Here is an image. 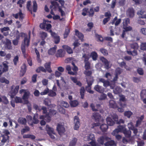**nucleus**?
I'll list each match as a JSON object with an SVG mask.
<instances>
[{
    "mask_svg": "<svg viewBox=\"0 0 146 146\" xmlns=\"http://www.w3.org/2000/svg\"><path fill=\"white\" fill-rule=\"evenodd\" d=\"M120 66L122 68L124 67L127 70H130V68H127V66L126 65V63L125 62L123 61L121 62L119 64Z\"/></svg>",
    "mask_w": 146,
    "mask_h": 146,
    "instance_id": "37998d69",
    "label": "nucleus"
},
{
    "mask_svg": "<svg viewBox=\"0 0 146 146\" xmlns=\"http://www.w3.org/2000/svg\"><path fill=\"white\" fill-rule=\"evenodd\" d=\"M125 128V127L123 125H119L118 126L117 128L116 129L113 131L112 133V134L115 135L116 134H117L119 132L123 133L124 131Z\"/></svg>",
    "mask_w": 146,
    "mask_h": 146,
    "instance_id": "20e7f679",
    "label": "nucleus"
},
{
    "mask_svg": "<svg viewBox=\"0 0 146 146\" xmlns=\"http://www.w3.org/2000/svg\"><path fill=\"white\" fill-rule=\"evenodd\" d=\"M109 106L110 108L114 109H116L118 107V106L116 103L113 100H111L110 101Z\"/></svg>",
    "mask_w": 146,
    "mask_h": 146,
    "instance_id": "4be33fe9",
    "label": "nucleus"
},
{
    "mask_svg": "<svg viewBox=\"0 0 146 146\" xmlns=\"http://www.w3.org/2000/svg\"><path fill=\"white\" fill-rule=\"evenodd\" d=\"M5 44L6 48L8 49H11L12 46H11V43L10 40L9 39H7Z\"/></svg>",
    "mask_w": 146,
    "mask_h": 146,
    "instance_id": "393cba45",
    "label": "nucleus"
},
{
    "mask_svg": "<svg viewBox=\"0 0 146 146\" xmlns=\"http://www.w3.org/2000/svg\"><path fill=\"white\" fill-rule=\"evenodd\" d=\"M30 95V92L29 91L25 92L22 97L23 99L24 100H27L29 96Z\"/></svg>",
    "mask_w": 146,
    "mask_h": 146,
    "instance_id": "473e14b6",
    "label": "nucleus"
},
{
    "mask_svg": "<svg viewBox=\"0 0 146 146\" xmlns=\"http://www.w3.org/2000/svg\"><path fill=\"white\" fill-rule=\"evenodd\" d=\"M74 119L75 124L74 129L75 130H78L80 125L79 119L78 116H74Z\"/></svg>",
    "mask_w": 146,
    "mask_h": 146,
    "instance_id": "39448f33",
    "label": "nucleus"
},
{
    "mask_svg": "<svg viewBox=\"0 0 146 146\" xmlns=\"http://www.w3.org/2000/svg\"><path fill=\"white\" fill-rule=\"evenodd\" d=\"M38 114L37 113H36L34 114L33 119L32 123L31 124V125H33V124H37L39 122V120L38 119Z\"/></svg>",
    "mask_w": 146,
    "mask_h": 146,
    "instance_id": "2eb2a0df",
    "label": "nucleus"
},
{
    "mask_svg": "<svg viewBox=\"0 0 146 146\" xmlns=\"http://www.w3.org/2000/svg\"><path fill=\"white\" fill-rule=\"evenodd\" d=\"M140 96L141 99H143V98H146V90L144 89L142 90Z\"/></svg>",
    "mask_w": 146,
    "mask_h": 146,
    "instance_id": "a19ab883",
    "label": "nucleus"
},
{
    "mask_svg": "<svg viewBox=\"0 0 146 146\" xmlns=\"http://www.w3.org/2000/svg\"><path fill=\"white\" fill-rule=\"evenodd\" d=\"M29 38L28 39L27 37H26L21 46V51L25 58H26L27 56V54H26L25 46L28 47L29 45Z\"/></svg>",
    "mask_w": 146,
    "mask_h": 146,
    "instance_id": "f03ea898",
    "label": "nucleus"
},
{
    "mask_svg": "<svg viewBox=\"0 0 146 146\" xmlns=\"http://www.w3.org/2000/svg\"><path fill=\"white\" fill-rule=\"evenodd\" d=\"M85 92L84 87H82L80 89V95L81 96V98L83 99L84 98V93Z\"/></svg>",
    "mask_w": 146,
    "mask_h": 146,
    "instance_id": "72a5a7b5",
    "label": "nucleus"
},
{
    "mask_svg": "<svg viewBox=\"0 0 146 146\" xmlns=\"http://www.w3.org/2000/svg\"><path fill=\"white\" fill-rule=\"evenodd\" d=\"M42 107L38 106L36 104L33 105V108L36 110H38L40 111L41 110Z\"/></svg>",
    "mask_w": 146,
    "mask_h": 146,
    "instance_id": "0e129e2a",
    "label": "nucleus"
},
{
    "mask_svg": "<svg viewBox=\"0 0 146 146\" xmlns=\"http://www.w3.org/2000/svg\"><path fill=\"white\" fill-rule=\"evenodd\" d=\"M15 100L16 103H22V98L16 96L15 98Z\"/></svg>",
    "mask_w": 146,
    "mask_h": 146,
    "instance_id": "49530a36",
    "label": "nucleus"
},
{
    "mask_svg": "<svg viewBox=\"0 0 146 146\" xmlns=\"http://www.w3.org/2000/svg\"><path fill=\"white\" fill-rule=\"evenodd\" d=\"M18 122L23 125H26L27 123V120L24 117H20L18 120Z\"/></svg>",
    "mask_w": 146,
    "mask_h": 146,
    "instance_id": "aec40b11",
    "label": "nucleus"
},
{
    "mask_svg": "<svg viewBox=\"0 0 146 146\" xmlns=\"http://www.w3.org/2000/svg\"><path fill=\"white\" fill-rule=\"evenodd\" d=\"M132 114L133 113L130 111H125L124 113V115L128 118H129Z\"/></svg>",
    "mask_w": 146,
    "mask_h": 146,
    "instance_id": "ea45409f",
    "label": "nucleus"
},
{
    "mask_svg": "<svg viewBox=\"0 0 146 146\" xmlns=\"http://www.w3.org/2000/svg\"><path fill=\"white\" fill-rule=\"evenodd\" d=\"M99 143L101 145H104L105 146H115L116 144L115 141L107 136H102L98 139Z\"/></svg>",
    "mask_w": 146,
    "mask_h": 146,
    "instance_id": "f257e3e1",
    "label": "nucleus"
},
{
    "mask_svg": "<svg viewBox=\"0 0 146 146\" xmlns=\"http://www.w3.org/2000/svg\"><path fill=\"white\" fill-rule=\"evenodd\" d=\"M101 118V115L99 113L95 112L93 113L92 119H94L95 121L99 122Z\"/></svg>",
    "mask_w": 146,
    "mask_h": 146,
    "instance_id": "9b49d317",
    "label": "nucleus"
},
{
    "mask_svg": "<svg viewBox=\"0 0 146 146\" xmlns=\"http://www.w3.org/2000/svg\"><path fill=\"white\" fill-rule=\"evenodd\" d=\"M2 102L4 104H7L9 103V101L7 98L5 96L2 97Z\"/></svg>",
    "mask_w": 146,
    "mask_h": 146,
    "instance_id": "79ce46f5",
    "label": "nucleus"
},
{
    "mask_svg": "<svg viewBox=\"0 0 146 146\" xmlns=\"http://www.w3.org/2000/svg\"><path fill=\"white\" fill-rule=\"evenodd\" d=\"M40 35L42 39H45L47 36V33L43 32L40 33Z\"/></svg>",
    "mask_w": 146,
    "mask_h": 146,
    "instance_id": "5fc2aeb1",
    "label": "nucleus"
},
{
    "mask_svg": "<svg viewBox=\"0 0 146 146\" xmlns=\"http://www.w3.org/2000/svg\"><path fill=\"white\" fill-rule=\"evenodd\" d=\"M27 66L25 64H23L21 67L20 74L22 76H24L27 70Z\"/></svg>",
    "mask_w": 146,
    "mask_h": 146,
    "instance_id": "f3484780",
    "label": "nucleus"
},
{
    "mask_svg": "<svg viewBox=\"0 0 146 146\" xmlns=\"http://www.w3.org/2000/svg\"><path fill=\"white\" fill-rule=\"evenodd\" d=\"M141 49L143 50L146 51V43H141Z\"/></svg>",
    "mask_w": 146,
    "mask_h": 146,
    "instance_id": "774afa93",
    "label": "nucleus"
},
{
    "mask_svg": "<svg viewBox=\"0 0 146 146\" xmlns=\"http://www.w3.org/2000/svg\"><path fill=\"white\" fill-rule=\"evenodd\" d=\"M91 56L93 60H96L97 59L98 55L97 53L96 52L93 51L91 53Z\"/></svg>",
    "mask_w": 146,
    "mask_h": 146,
    "instance_id": "c756f323",
    "label": "nucleus"
},
{
    "mask_svg": "<svg viewBox=\"0 0 146 146\" xmlns=\"http://www.w3.org/2000/svg\"><path fill=\"white\" fill-rule=\"evenodd\" d=\"M123 133L126 137H129L131 136V131L130 130H127L125 128Z\"/></svg>",
    "mask_w": 146,
    "mask_h": 146,
    "instance_id": "cd10ccee",
    "label": "nucleus"
},
{
    "mask_svg": "<svg viewBox=\"0 0 146 146\" xmlns=\"http://www.w3.org/2000/svg\"><path fill=\"white\" fill-rule=\"evenodd\" d=\"M100 52L104 55L107 56L108 55V51L106 49L102 48L100 49Z\"/></svg>",
    "mask_w": 146,
    "mask_h": 146,
    "instance_id": "6e6d98bb",
    "label": "nucleus"
},
{
    "mask_svg": "<svg viewBox=\"0 0 146 146\" xmlns=\"http://www.w3.org/2000/svg\"><path fill=\"white\" fill-rule=\"evenodd\" d=\"M108 128V125L106 124H103L100 127V129L103 132L106 131Z\"/></svg>",
    "mask_w": 146,
    "mask_h": 146,
    "instance_id": "a878e982",
    "label": "nucleus"
},
{
    "mask_svg": "<svg viewBox=\"0 0 146 146\" xmlns=\"http://www.w3.org/2000/svg\"><path fill=\"white\" fill-rule=\"evenodd\" d=\"M14 85H13L11 87V90L9 91V94L10 96L12 98H14L15 96L17 94L18 90L19 89V86H16L13 89Z\"/></svg>",
    "mask_w": 146,
    "mask_h": 146,
    "instance_id": "7ed1b4c3",
    "label": "nucleus"
},
{
    "mask_svg": "<svg viewBox=\"0 0 146 146\" xmlns=\"http://www.w3.org/2000/svg\"><path fill=\"white\" fill-rule=\"evenodd\" d=\"M77 141V139L75 137L73 138L72 141L70 142V146H75Z\"/></svg>",
    "mask_w": 146,
    "mask_h": 146,
    "instance_id": "c9c22d12",
    "label": "nucleus"
},
{
    "mask_svg": "<svg viewBox=\"0 0 146 146\" xmlns=\"http://www.w3.org/2000/svg\"><path fill=\"white\" fill-rule=\"evenodd\" d=\"M36 72L37 73H40L41 71L46 73V70L43 66H40L38 67L36 70Z\"/></svg>",
    "mask_w": 146,
    "mask_h": 146,
    "instance_id": "bb28decb",
    "label": "nucleus"
},
{
    "mask_svg": "<svg viewBox=\"0 0 146 146\" xmlns=\"http://www.w3.org/2000/svg\"><path fill=\"white\" fill-rule=\"evenodd\" d=\"M56 93L52 90H49L48 93V95L50 97H54L56 96Z\"/></svg>",
    "mask_w": 146,
    "mask_h": 146,
    "instance_id": "a18cd8bd",
    "label": "nucleus"
},
{
    "mask_svg": "<svg viewBox=\"0 0 146 146\" xmlns=\"http://www.w3.org/2000/svg\"><path fill=\"white\" fill-rule=\"evenodd\" d=\"M75 35L80 39L82 40L83 39L84 35L81 33L79 32V31L77 29H75Z\"/></svg>",
    "mask_w": 146,
    "mask_h": 146,
    "instance_id": "6ab92c4d",
    "label": "nucleus"
},
{
    "mask_svg": "<svg viewBox=\"0 0 146 146\" xmlns=\"http://www.w3.org/2000/svg\"><path fill=\"white\" fill-rule=\"evenodd\" d=\"M85 63L84 67L86 70L90 69V63L89 62H84Z\"/></svg>",
    "mask_w": 146,
    "mask_h": 146,
    "instance_id": "69168bd1",
    "label": "nucleus"
},
{
    "mask_svg": "<svg viewBox=\"0 0 146 146\" xmlns=\"http://www.w3.org/2000/svg\"><path fill=\"white\" fill-rule=\"evenodd\" d=\"M0 82L2 83H5L7 84H9V81L4 77H1L0 78Z\"/></svg>",
    "mask_w": 146,
    "mask_h": 146,
    "instance_id": "c03bdc74",
    "label": "nucleus"
},
{
    "mask_svg": "<svg viewBox=\"0 0 146 146\" xmlns=\"http://www.w3.org/2000/svg\"><path fill=\"white\" fill-rule=\"evenodd\" d=\"M8 63H5V62L2 63V65H0V69H1L3 72H5L7 71L8 70V66L7 65Z\"/></svg>",
    "mask_w": 146,
    "mask_h": 146,
    "instance_id": "f8f14e48",
    "label": "nucleus"
},
{
    "mask_svg": "<svg viewBox=\"0 0 146 146\" xmlns=\"http://www.w3.org/2000/svg\"><path fill=\"white\" fill-rule=\"evenodd\" d=\"M44 66L45 69L46 70V72L47 71L49 73H51L52 72V70L51 68L50 62L46 63L44 64Z\"/></svg>",
    "mask_w": 146,
    "mask_h": 146,
    "instance_id": "4468645a",
    "label": "nucleus"
},
{
    "mask_svg": "<svg viewBox=\"0 0 146 146\" xmlns=\"http://www.w3.org/2000/svg\"><path fill=\"white\" fill-rule=\"evenodd\" d=\"M113 114H111L110 117H108L106 118V120L108 125L110 126H112L115 123V122L112 119V117Z\"/></svg>",
    "mask_w": 146,
    "mask_h": 146,
    "instance_id": "9d476101",
    "label": "nucleus"
},
{
    "mask_svg": "<svg viewBox=\"0 0 146 146\" xmlns=\"http://www.w3.org/2000/svg\"><path fill=\"white\" fill-rule=\"evenodd\" d=\"M57 130L60 135H62L64 134L65 131V128L64 126L60 124H58L57 125Z\"/></svg>",
    "mask_w": 146,
    "mask_h": 146,
    "instance_id": "0eeeda50",
    "label": "nucleus"
},
{
    "mask_svg": "<svg viewBox=\"0 0 146 146\" xmlns=\"http://www.w3.org/2000/svg\"><path fill=\"white\" fill-rule=\"evenodd\" d=\"M94 80L93 78H90L89 80H87L86 82L88 84V86H91L94 82Z\"/></svg>",
    "mask_w": 146,
    "mask_h": 146,
    "instance_id": "8fccbe9b",
    "label": "nucleus"
},
{
    "mask_svg": "<svg viewBox=\"0 0 146 146\" xmlns=\"http://www.w3.org/2000/svg\"><path fill=\"white\" fill-rule=\"evenodd\" d=\"M65 54V52L63 49H60L58 50L56 54V56L57 57H62L64 56Z\"/></svg>",
    "mask_w": 146,
    "mask_h": 146,
    "instance_id": "ddd939ff",
    "label": "nucleus"
},
{
    "mask_svg": "<svg viewBox=\"0 0 146 146\" xmlns=\"http://www.w3.org/2000/svg\"><path fill=\"white\" fill-rule=\"evenodd\" d=\"M122 72V70L120 68H117L115 70V74L117 75L120 74Z\"/></svg>",
    "mask_w": 146,
    "mask_h": 146,
    "instance_id": "680f3d73",
    "label": "nucleus"
},
{
    "mask_svg": "<svg viewBox=\"0 0 146 146\" xmlns=\"http://www.w3.org/2000/svg\"><path fill=\"white\" fill-rule=\"evenodd\" d=\"M54 35L52 37H53L54 40V42L56 44H58L60 41V37L56 33H53Z\"/></svg>",
    "mask_w": 146,
    "mask_h": 146,
    "instance_id": "412c9836",
    "label": "nucleus"
},
{
    "mask_svg": "<svg viewBox=\"0 0 146 146\" xmlns=\"http://www.w3.org/2000/svg\"><path fill=\"white\" fill-rule=\"evenodd\" d=\"M82 57L84 58V62H89L88 60L89 59V57L88 55H87L85 54H83Z\"/></svg>",
    "mask_w": 146,
    "mask_h": 146,
    "instance_id": "864d4df0",
    "label": "nucleus"
},
{
    "mask_svg": "<svg viewBox=\"0 0 146 146\" xmlns=\"http://www.w3.org/2000/svg\"><path fill=\"white\" fill-rule=\"evenodd\" d=\"M85 88L87 91L89 92V93L92 94H93L94 93V91L91 90V86H86L85 87Z\"/></svg>",
    "mask_w": 146,
    "mask_h": 146,
    "instance_id": "052dcab7",
    "label": "nucleus"
},
{
    "mask_svg": "<svg viewBox=\"0 0 146 146\" xmlns=\"http://www.w3.org/2000/svg\"><path fill=\"white\" fill-rule=\"evenodd\" d=\"M56 111L54 110L50 109L49 112L47 113L50 116L52 117L55 115L56 114Z\"/></svg>",
    "mask_w": 146,
    "mask_h": 146,
    "instance_id": "58836bf2",
    "label": "nucleus"
},
{
    "mask_svg": "<svg viewBox=\"0 0 146 146\" xmlns=\"http://www.w3.org/2000/svg\"><path fill=\"white\" fill-rule=\"evenodd\" d=\"M33 11L34 12H36L37 10V5L36 1H33Z\"/></svg>",
    "mask_w": 146,
    "mask_h": 146,
    "instance_id": "4c0bfd02",
    "label": "nucleus"
},
{
    "mask_svg": "<svg viewBox=\"0 0 146 146\" xmlns=\"http://www.w3.org/2000/svg\"><path fill=\"white\" fill-rule=\"evenodd\" d=\"M70 104L71 106L72 107H76L77 106L78 104V102L76 100H74L73 101H70Z\"/></svg>",
    "mask_w": 146,
    "mask_h": 146,
    "instance_id": "7c9ffc66",
    "label": "nucleus"
},
{
    "mask_svg": "<svg viewBox=\"0 0 146 146\" xmlns=\"http://www.w3.org/2000/svg\"><path fill=\"white\" fill-rule=\"evenodd\" d=\"M113 92L114 94H120L122 92L121 88L117 86L113 89Z\"/></svg>",
    "mask_w": 146,
    "mask_h": 146,
    "instance_id": "c85d7f7f",
    "label": "nucleus"
},
{
    "mask_svg": "<svg viewBox=\"0 0 146 146\" xmlns=\"http://www.w3.org/2000/svg\"><path fill=\"white\" fill-rule=\"evenodd\" d=\"M144 12L142 10H140L139 12L138 13V14L139 15H141V17L142 18H146V14H144Z\"/></svg>",
    "mask_w": 146,
    "mask_h": 146,
    "instance_id": "13d9d810",
    "label": "nucleus"
},
{
    "mask_svg": "<svg viewBox=\"0 0 146 146\" xmlns=\"http://www.w3.org/2000/svg\"><path fill=\"white\" fill-rule=\"evenodd\" d=\"M130 46L132 48L134 49H137L138 48V44L136 43H134L130 44Z\"/></svg>",
    "mask_w": 146,
    "mask_h": 146,
    "instance_id": "09e8293b",
    "label": "nucleus"
},
{
    "mask_svg": "<svg viewBox=\"0 0 146 146\" xmlns=\"http://www.w3.org/2000/svg\"><path fill=\"white\" fill-rule=\"evenodd\" d=\"M112 119L115 122V123L117 124H119L121 123H124V121L122 119H120L118 121V116L116 114L113 113V115L112 117Z\"/></svg>",
    "mask_w": 146,
    "mask_h": 146,
    "instance_id": "1a4fd4ad",
    "label": "nucleus"
},
{
    "mask_svg": "<svg viewBox=\"0 0 146 146\" xmlns=\"http://www.w3.org/2000/svg\"><path fill=\"white\" fill-rule=\"evenodd\" d=\"M57 47L56 45H55L53 47L50 48L48 50V53L49 55H54L55 53Z\"/></svg>",
    "mask_w": 146,
    "mask_h": 146,
    "instance_id": "dca6fc26",
    "label": "nucleus"
},
{
    "mask_svg": "<svg viewBox=\"0 0 146 146\" xmlns=\"http://www.w3.org/2000/svg\"><path fill=\"white\" fill-rule=\"evenodd\" d=\"M30 129V128L27 126H25V128H23L21 131V133L22 134H23L24 133L29 131Z\"/></svg>",
    "mask_w": 146,
    "mask_h": 146,
    "instance_id": "f704fd0d",
    "label": "nucleus"
},
{
    "mask_svg": "<svg viewBox=\"0 0 146 146\" xmlns=\"http://www.w3.org/2000/svg\"><path fill=\"white\" fill-rule=\"evenodd\" d=\"M94 89L95 90L100 93H102L104 92L103 88L101 86L97 85L95 86Z\"/></svg>",
    "mask_w": 146,
    "mask_h": 146,
    "instance_id": "a211bd4d",
    "label": "nucleus"
},
{
    "mask_svg": "<svg viewBox=\"0 0 146 146\" xmlns=\"http://www.w3.org/2000/svg\"><path fill=\"white\" fill-rule=\"evenodd\" d=\"M95 139L94 134L92 133L89 134L87 137V140L88 141H92Z\"/></svg>",
    "mask_w": 146,
    "mask_h": 146,
    "instance_id": "e433bc0d",
    "label": "nucleus"
},
{
    "mask_svg": "<svg viewBox=\"0 0 146 146\" xmlns=\"http://www.w3.org/2000/svg\"><path fill=\"white\" fill-rule=\"evenodd\" d=\"M3 139L1 140V142L3 143L5 142L7 140L9 139V136L8 135H3Z\"/></svg>",
    "mask_w": 146,
    "mask_h": 146,
    "instance_id": "e2e57ef3",
    "label": "nucleus"
},
{
    "mask_svg": "<svg viewBox=\"0 0 146 146\" xmlns=\"http://www.w3.org/2000/svg\"><path fill=\"white\" fill-rule=\"evenodd\" d=\"M119 101H120L119 105L120 106L123 108H125L126 106L125 97L123 95H122L120 96Z\"/></svg>",
    "mask_w": 146,
    "mask_h": 146,
    "instance_id": "6e6552de",
    "label": "nucleus"
},
{
    "mask_svg": "<svg viewBox=\"0 0 146 146\" xmlns=\"http://www.w3.org/2000/svg\"><path fill=\"white\" fill-rule=\"evenodd\" d=\"M19 19L21 21H22L23 19L24 18V14L22 13V11L20 9L19 11Z\"/></svg>",
    "mask_w": 146,
    "mask_h": 146,
    "instance_id": "603ef678",
    "label": "nucleus"
},
{
    "mask_svg": "<svg viewBox=\"0 0 146 146\" xmlns=\"http://www.w3.org/2000/svg\"><path fill=\"white\" fill-rule=\"evenodd\" d=\"M46 130L47 131L48 134L54 133V131L52 128L49 127V125H47L46 126Z\"/></svg>",
    "mask_w": 146,
    "mask_h": 146,
    "instance_id": "2f4dec72",
    "label": "nucleus"
},
{
    "mask_svg": "<svg viewBox=\"0 0 146 146\" xmlns=\"http://www.w3.org/2000/svg\"><path fill=\"white\" fill-rule=\"evenodd\" d=\"M31 1H28L27 3V9L30 11H31V14H33V12L31 9L30 10V9L31 7Z\"/></svg>",
    "mask_w": 146,
    "mask_h": 146,
    "instance_id": "4d7b16f0",
    "label": "nucleus"
},
{
    "mask_svg": "<svg viewBox=\"0 0 146 146\" xmlns=\"http://www.w3.org/2000/svg\"><path fill=\"white\" fill-rule=\"evenodd\" d=\"M70 32V30L69 29H66L65 30V32L64 34V38H66L68 36Z\"/></svg>",
    "mask_w": 146,
    "mask_h": 146,
    "instance_id": "3c124183",
    "label": "nucleus"
},
{
    "mask_svg": "<svg viewBox=\"0 0 146 146\" xmlns=\"http://www.w3.org/2000/svg\"><path fill=\"white\" fill-rule=\"evenodd\" d=\"M44 120L47 122H49L51 120V116L49 115L48 113H46L45 115Z\"/></svg>",
    "mask_w": 146,
    "mask_h": 146,
    "instance_id": "de8ad7c7",
    "label": "nucleus"
},
{
    "mask_svg": "<svg viewBox=\"0 0 146 146\" xmlns=\"http://www.w3.org/2000/svg\"><path fill=\"white\" fill-rule=\"evenodd\" d=\"M89 16L90 17H92L94 14V12L93 8H91L88 11Z\"/></svg>",
    "mask_w": 146,
    "mask_h": 146,
    "instance_id": "338daca9",
    "label": "nucleus"
},
{
    "mask_svg": "<svg viewBox=\"0 0 146 146\" xmlns=\"http://www.w3.org/2000/svg\"><path fill=\"white\" fill-rule=\"evenodd\" d=\"M100 60L104 64L106 69H108L111 67V66H109V62L106 59L103 57H101L100 58Z\"/></svg>",
    "mask_w": 146,
    "mask_h": 146,
    "instance_id": "423d86ee",
    "label": "nucleus"
},
{
    "mask_svg": "<svg viewBox=\"0 0 146 146\" xmlns=\"http://www.w3.org/2000/svg\"><path fill=\"white\" fill-rule=\"evenodd\" d=\"M37 74H34L32 77V82L33 83H35L36 82V78L37 76Z\"/></svg>",
    "mask_w": 146,
    "mask_h": 146,
    "instance_id": "bf43d9fd",
    "label": "nucleus"
},
{
    "mask_svg": "<svg viewBox=\"0 0 146 146\" xmlns=\"http://www.w3.org/2000/svg\"><path fill=\"white\" fill-rule=\"evenodd\" d=\"M127 13L130 17H132L134 15V11L133 8H129L127 10Z\"/></svg>",
    "mask_w": 146,
    "mask_h": 146,
    "instance_id": "5701e85b",
    "label": "nucleus"
},
{
    "mask_svg": "<svg viewBox=\"0 0 146 146\" xmlns=\"http://www.w3.org/2000/svg\"><path fill=\"white\" fill-rule=\"evenodd\" d=\"M62 47L64 49L66 50L67 52L69 54H71L73 53V51L71 48L67 45H63Z\"/></svg>",
    "mask_w": 146,
    "mask_h": 146,
    "instance_id": "b1692460",
    "label": "nucleus"
}]
</instances>
